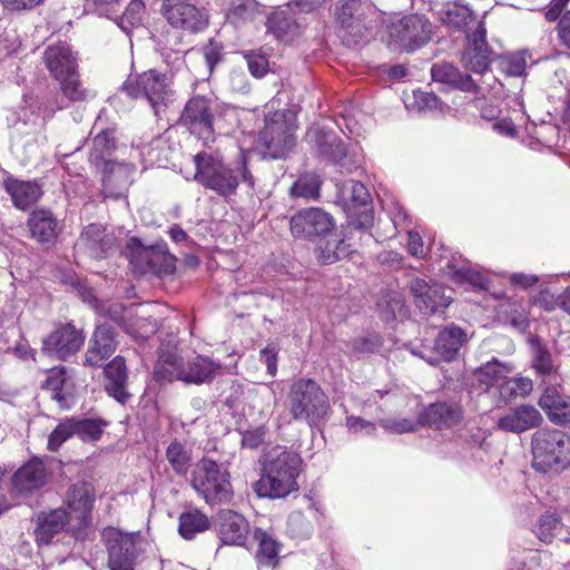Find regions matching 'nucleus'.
Returning a JSON list of instances; mask_svg holds the SVG:
<instances>
[{
	"mask_svg": "<svg viewBox=\"0 0 570 570\" xmlns=\"http://www.w3.org/2000/svg\"><path fill=\"white\" fill-rule=\"evenodd\" d=\"M220 372L219 362L197 353L184 355L177 346L169 345L160 347L154 368L157 381H181L194 385L212 382Z\"/></svg>",
	"mask_w": 570,
	"mask_h": 570,
	"instance_id": "obj_1",
	"label": "nucleus"
},
{
	"mask_svg": "<svg viewBox=\"0 0 570 570\" xmlns=\"http://www.w3.org/2000/svg\"><path fill=\"white\" fill-rule=\"evenodd\" d=\"M261 478L253 489L261 498L283 499L298 490L302 459L294 452L274 448L264 454Z\"/></svg>",
	"mask_w": 570,
	"mask_h": 570,
	"instance_id": "obj_2",
	"label": "nucleus"
},
{
	"mask_svg": "<svg viewBox=\"0 0 570 570\" xmlns=\"http://www.w3.org/2000/svg\"><path fill=\"white\" fill-rule=\"evenodd\" d=\"M196 171L194 179L205 188L227 197L236 193L240 178L254 185L253 176L247 168V154L242 151L240 160L230 167L224 160L208 153H198L194 156Z\"/></svg>",
	"mask_w": 570,
	"mask_h": 570,
	"instance_id": "obj_3",
	"label": "nucleus"
},
{
	"mask_svg": "<svg viewBox=\"0 0 570 570\" xmlns=\"http://www.w3.org/2000/svg\"><path fill=\"white\" fill-rule=\"evenodd\" d=\"M287 397L293 420L306 422L311 428H318L326 421L330 401L314 380L301 377L294 381Z\"/></svg>",
	"mask_w": 570,
	"mask_h": 570,
	"instance_id": "obj_4",
	"label": "nucleus"
},
{
	"mask_svg": "<svg viewBox=\"0 0 570 570\" xmlns=\"http://www.w3.org/2000/svg\"><path fill=\"white\" fill-rule=\"evenodd\" d=\"M532 468L559 474L570 466V438L560 430H540L532 435Z\"/></svg>",
	"mask_w": 570,
	"mask_h": 570,
	"instance_id": "obj_5",
	"label": "nucleus"
},
{
	"mask_svg": "<svg viewBox=\"0 0 570 570\" xmlns=\"http://www.w3.org/2000/svg\"><path fill=\"white\" fill-rule=\"evenodd\" d=\"M190 483L209 505L228 503L234 495L228 470L210 459L204 458L196 463Z\"/></svg>",
	"mask_w": 570,
	"mask_h": 570,
	"instance_id": "obj_6",
	"label": "nucleus"
},
{
	"mask_svg": "<svg viewBox=\"0 0 570 570\" xmlns=\"http://www.w3.org/2000/svg\"><path fill=\"white\" fill-rule=\"evenodd\" d=\"M121 91L135 99L145 97L156 116H159L174 100L171 75L167 76L157 70L145 71L135 80L128 79L122 85Z\"/></svg>",
	"mask_w": 570,
	"mask_h": 570,
	"instance_id": "obj_7",
	"label": "nucleus"
},
{
	"mask_svg": "<svg viewBox=\"0 0 570 570\" xmlns=\"http://www.w3.org/2000/svg\"><path fill=\"white\" fill-rule=\"evenodd\" d=\"M289 111L269 112L265 118V126L259 132L256 148L264 157L283 158L294 146L295 126L291 120Z\"/></svg>",
	"mask_w": 570,
	"mask_h": 570,
	"instance_id": "obj_8",
	"label": "nucleus"
},
{
	"mask_svg": "<svg viewBox=\"0 0 570 570\" xmlns=\"http://www.w3.org/2000/svg\"><path fill=\"white\" fill-rule=\"evenodd\" d=\"M338 196L354 228L365 230L373 225V212L370 206L371 195L364 184L348 180L341 187Z\"/></svg>",
	"mask_w": 570,
	"mask_h": 570,
	"instance_id": "obj_9",
	"label": "nucleus"
},
{
	"mask_svg": "<svg viewBox=\"0 0 570 570\" xmlns=\"http://www.w3.org/2000/svg\"><path fill=\"white\" fill-rule=\"evenodd\" d=\"M468 341V334L458 325L451 324L441 330L432 345H423L420 352H413L431 365L451 362Z\"/></svg>",
	"mask_w": 570,
	"mask_h": 570,
	"instance_id": "obj_10",
	"label": "nucleus"
},
{
	"mask_svg": "<svg viewBox=\"0 0 570 570\" xmlns=\"http://www.w3.org/2000/svg\"><path fill=\"white\" fill-rule=\"evenodd\" d=\"M102 539L108 550L109 570H135L137 549L134 534L110 527L104 529Z\"/></svg>",
	"mask_w": 570,
	"mask_h": 570,
	"instance_id": "obj_11",
	"label": "nucleus"
},
{
	"mask_svg": "<svg viewBox=\"0 0 570 570\" xmlns=\"http://www.w3.org/2000/svg\"><path fill=\"white\" fill-rule=\"evenodd\" d=\"M161 11L166 20L177 29L199 32L208 26L207 11L188 0H164Z\"/></svg>",
	"mask_w": 570,
	"mask_h": 570,
	"instance_id": "obj_12",
	"label": "nucleus"
},
{
	"mask_svg": "<svg viewBox=\"0 0 570 570\" xmlns=\"http://www.w3.org/2000/svg\"><path fill=\"white\" fill-rule=\"evenodd\" d=\"M214 115L210 101L204 96H195L188 100L180 121L188 130L207 144L212 140Z\"/></svg>",
	"mask_w": 570,
	"mask_h": 570,
	"instance_id": "obj_13",
	"label": "nucleus"
},
{
	"mask_svg": "<svg viewBox=\"0 0 570 570\" xmlns=\"http://www.w3.org/2000/svg\"><path fill=\"white\" fill-rule=\"evenodd\" d=\"M333 227V217L318 207L302 209L291 218V233L296 238L312 239L327 234Z\"/></svg>",
	"mask_w": 570,
	"mask_h": 570,
	"instance_id": "obj_14",
	"label": "nucleus"
},
{
	"mask_svg": "<svg viewBox=\"0 0 570 570\" xmlns=\"http://www.w3.org/2000/svg\"><path fill=\"white\" fill-rule=\"evenodd\" d=\"M85 335L72 324L58 326L42 341V350L59 360H66L75 355L83 345Z\"/></svg>",
	"mask_w": 570,
	"mask_h": 570,
	"instance_id": "obj_15",
	"label": "nucleus"
},
{
	"mask_svg": "<svg viewBox=\"0 0 570 570\" xmlns=\"http://www.w3.org/2000/svg\"><path fill=\"white\" fill-rule=\"evenodd\" d=\"M394 36L405 50L414 51L431 40L433 27L425 17L411 14L395 26Z\"/></svg>",
	"mask_w": 570,
	"mask_h": 570,
	"instance_id": "obj_16",
	"label": "nucleus"
},
{
	"mask_svg": "<svg viewBox=\"0 0 570 570\" xmlns=\"http://www.w3.org/2000/svg\"><path fill=\"white\" fill-rule=\"evenodd\" d=\"M96 500V490L88 481H78L71 484L67 491L65 504L71 520L79 525H86L91 519V512Z\"/></svg>",
	"mask_w": 570,
	"mask_h": 570,
	"instance_id": "obj_17",
	"label": "nucleus"
},
{
	"mask_svg": "<svg viewBox=\"0 0 570 570\" xmlns=\"http://www.w3.org/2000/svg\"><path fill=\"white\" fill-rule=\"evenodd\" d=\"M215 530L224 544L243 547L248 539L249 523L233 510H222L217 514Z\"/></svg>",
	"mask_w": 570,
	"mask_h": 570,
	"instance_id": "obj_18",
	"label": "nucleus"
},
{
	"mask_svg": "<svg viewBox=\"0 0 570 570\" xmlns=\"http://www.w3.org/2000/svg\"><path fill=\"white\" fill-rule=\"evenodd\" d=\"M410 291L416 307L424 315L434 314L439 308H444L451 303V297L445 295L442 285L436 283L430 285L422 278H413Z\"/></svg>",
	"mask_w": 570,
	"mask_h": 570,
	"instance_id": "obj_19",
	"label": "nucleus"
},
{
	"mask_svg": "<svg viewBox=\"0 0 570 570\" xmlns=\"http://www.w3.org/2000/svg\"><path fill=\"white\" fill-rule=\"evenodd\" d=\"M485 35L483 23H479L478 28L468 35V48L462 56L464 67L475 73L485 72L490 66V50Z\"/></svg>",
	"mask_w": 570,
	"mask_h": 570,
	"instance_id": "obj_20",
	"label": "nucleus"
},
{
	"mask_svg": "<svg viewBox=\"0 0 570 570\" xmlns=\"http://www.w3.org/2000/svg\"><path fill=\"white\" fill-rule=\"evenodd\" d=\"M117 348L115 331L108 325L96 327L85 355V365L100 367Z\"/></svg>",
	"mask_w": 570,
	"mask_h": 570,
	"instance_id": "obj_21",
	"label": "nucleus"
},
{
	"mask_svg": "<svg viewBox=\"0 0 570 570\" xmlns=\"http://www.w3.org/2000/svg\"><path fill=\"white\" fill-rule=\"evenodd\" d=\"M539 405L552 423L570 428V396L560 391V383L544 387Z\"/></svg>",
	"mask_w": 570,
	"mask_h": 570,
	"instance_id": "obj_22",
	"label": "nucleus"
},
{
	"mask_svg": "<svg viewBox=\"0 0 570 570\" xmlns=\"http://www.w3.org/2000/svg\"><path fill=\"white\" fill-rule=\"evenodd\" d=\"M48 479L45 463L40 460H31L13 473L12 489L19 495H26L42 488Z\"/></svg>",
	"mask_w": 570,
	"mask_h": 570,
	"instance_id": "obj_23",
	"label": "nucleus"
},
{
	"mask_svg": "<svg viewBox=\"0 0 570 570\" xmlns=\"http://www.w3.org/2000/svg\"><path fill=\"white\" fill-rule=\"evenodd\" d=\"M43 62L56 80L66 75H73L78 68L77 57L66 42L48 46L43 52Z\"/></svg>",
	"mask_w": 570,
	"mask_h": 570,
	"instance_id": "obj_24",
	"label": "nucleus"
},
{
	"mask_svg": "<svg viewBox=\"0 0 570 570\" xmlns=\"http://www.w3.org/2000/svg\"><path fill=\"white\" fill-rule=\"evenodd\" d=\"M116 150V139L112 130H101L94 138L89 151V163L97 171L109 170L114 173L115 160L112 154Z\"/></svg>",
	"mask_w": 570,
	"mask_h": 570,
	"instance_id": "obj_25",
	"label": "nucleus"
},
{
	"mask_svg": "<svg viewBox=\"0 0 570 570\" xmlns=\"http://www.w3.org/2000/svg\"><path fill=\"white\" fill-rule=\"evenodd\" d=\"M462 420V410L459 405L448 402L430 404L421 414L422 425H430L436 429H446L456 425Z\"/></svg>",
	"mask_w": 570,
	"mask_h": 570,
	"instance_id": "obj_26",
	"label": "nucleus"
},
{
	"mask_svg": "<svg viewBox=\"0 0 570 570\" xmlns=\"http://www.w3.org/2000/svg\"><path fill=\"white\" fill-rule=\"evenodd\" d=\"M542 422L540 412L531 405L511 410L498 421V428L505 432L521 433L538 426Z\"/></svg>",
	"mask_w": 570,
	"mask_h": 570,
	"instance_id": "obj_27",
	"label": "nucleus"
},
{
	"mask_svg": "<svg viewBox=\"0 0 570 570\" xmlns=\"http://www.w3.org/2000/svg\"><path fill=\"white\" fill-rule=\"evenodd\" d=\"M104 372L106 376L105 389L107 393L119 403L125 404L130 397V394L127 391L128 374L125 358L116 356L106 365Z\"/></svg>",
	"mask_w": 570,
	"mask_h": 570,
	"instance_id": "obj_28",
	"label": "nucleus"
},
{
	"mask_svg": "<svg viewBox=\"0 0 570 570\" xmlns=\"http://www.w3.org/2000/svg\"><path fill=\"white\" fill-rule=\"evenodd\" d=\"M309 141L315 142V146L320 154L330 158L335 164L345 167L347 171L351 168L344 161L346 158V148L333 132L323 131L318 128H312L307 131L306 135Z\"/></svg>",
	"mask_w": 570,
	"mask_h": 570,
	"instance_id": "obj_29",
	"label": "nucleus"
},
{
	"mask_svg": "<svg viewBox=\"0 0 570 570\" xmlns=\"http://www.w3.org/2000/svg\"><path fill=\"white\" fill-rule=\"evenodd\" d=\"M529 344L532 354V366L542 377V383L546 386L550 384H559L561 376L558 373V368L553 363L552 355L549 350L535 336L529 338Z\"/></svg>",
	"mask_w": 570,
	"mask_h": 570,
	"instance_id": "obj_30",
	"label": "nucleus"
},
{
	"mask_svg": "<svg viewBox=\"0 0 570 570\" xmlns=\"http://www.w3.org/2000/svg\"><path fill=\"white\" fill-rule=\"evenodd\" d=\"M6 191L11 196L13 205L26 210L36 204L42 195L41 187L33 181L9 177L3 183Z\"/></svg>",
	"mask_w": 570,
	"mask_h": 570,
	"instance_id": "obj_31",
	"label": "nucleus"
},
{
	"mask_svg": "<svg viewBox=\"0 0 570 570\" xmlns=\"http://www.w3.org/2000/svg\"><path fill=\"white\" fill-rule=\"evenodd\" d=\"M110 239L106 235V229L101 224H89L86 226L76 246L79 249L87 250L92 257H104L110 248Z\"/></svg>",
	"mask_w": 570,
	"mask_h": 570,
	"instance_id": "obj_32",
	"label": "nucleus"
},
{
	"mask_svg": "<svg viewBox=\"0 0 570 570\" xmlns=\"http://www.w3.org/2000/svg\"><path fill=\"white\" fill-rule=\"evenodd\" d=\"M440 19L455 29L464 30L466 36L471 33L472 28L476 29L479 23H483L476 20L475 14L469 7L460 2L448 3L440 11Z\"/></svg>",
	"mask_w": 570,
	"mask_h": 570,
	"instance_id": "obj_33",
	"label": "nucleus"
},
{
	"mask_svg": "<svg viewBox=\"0 0 570 570\" xmlns=\"http://www.w3.org/2000/svg\"><path fill=\"white\" fill-rule=\"evenodd\" d=\"M147 309L148 306L138 305L134 309L127 311V315L134 318L125 325V328L137 341L148 338L158 330L157 321L151 317Z\"/></svg>",
	"mask_w": 570,
	"mask_h": 570,
	"instance_id": "obj_34",
	"label": "nucleus"
},
{
	"mask_svg": "<svg viewBox=\"0 0 570 570\" xmlns=\"http://www.w3.org/2000/svg\"><path fill=\"white\" fill-rule=\"evenodd\" d=\"M70 520L67 510L62 508L42 514L38 519L36 529L37 541L41 544H48L53 535L63 530Z\"/></svg>",
	"mask_w": 570,
	"mask_h": 570,
	"instance_id": "obj_35",
	"label": "nucleus"
},
{
	"mask_svg": "<svg viewBox=\"0 0 570 570\" xmlns=\"http://www.w3.org/2000/svg\"><path fill=\"white\" fill-rule=\"evenodd\" d=\"M137 258L146 262V265L157 274H170L175 269V257L168 252L166 244L138 249Z\"/></svg>",
	"mask_w": 570,
	"mask_h": 570,
	"instance_id": "obj_36",
	"label": "nucleus"
},
{
	"mask_svg": "<svg viewBox=\"0 0 570 570\" xmlns=\"http://www.w3.org/2000/svg\"><path fill=\"white\" fill-rule=\"evenodd\" d=\"M31 235L38 242L52 243L58 235V222L48 210H35L28 219Z\"/></svg>",
	"mask_w": 570,
	"mask_h": 570,
	"instance_id": "obj_37",
	"label": "nucleus"
},
{
	"mask_svg": "<svg viewBox=\"0 0 570 570\" xmlns=\"http://www.w3.org/2000/svg\"><path fill=\"white\" fill-rule=\"evenodd\" d=\"M512 371L511 364L502 363L497 357H493L474 372V377L481 390L489 391L491 387L498 386Z\"/></svg>",
	"mask_w": 570,
	"mask_h": 570,
	"instance_id": "obj_38",
	"label": "nucleus"
},
{
	"mask_svg": "<svg viewBox=\"0 0 570 570\" xmlns=\"http://www.w3.org/2000/svg\"><path fill=\"white\" fill-rule=\"evenodd\" d=\"M254 539L258 544L256 559L264 566H275L278 561L282 544L272 531L256 528Z\"/></svg>",
	"mask_w": 570,
	"mask_h": 570,
	"instance_id": "obj_39",
	"label": "nucleus"
},
{
	"mask_svg": "<svg viewBox=\"0 0 570 570\" xmlns=\"http://www.w3.org/2000/svg\"><path fill=\"white\" fill-rule=\"evenodd\" d=\"M209 528V520L205 513L194 509L183 512L179 517L178 532L186 539L190 540L196 534L206 531Z\"/></svg>",
	"mask_w": 570,
	"mask_h": 570,
	"instance_id": "obj_40",
	"label": "nucleus"
},
{
	"mask_svg": "<svg viewBox=\"0 0 570 570\" xmlns=\"http://www.w3.org/2000/svg\"><path fill=\"white\" fill-rule=\"evenodd\" d=\"M373 9L374 7L370 0H340L336 14L342 26L350 28L352 26V19L361 20L367 13L372 12Z\"/></svg>",
	"mask_w": 570,
	"mask_h": 570,
	"instance_id": "obj_41",
	"label": "nucleus"
},
{
	"mask_svg": "<svg viewBox=\"0 0 570 570\" xmlns=\"http://www.w3.org/2000/svg\"><path fill=\"white\" fill-rule=\"evenodd\" d=\"M448 273L456 283H468L474 287H484L487 279L478 271L466 266L464 262L452 258L446 264Z\"/></svg>",
	"mask_w": 570,
	"mask_h": 570,
	"instance_id": "obj_42",
	"label": "nucleus"
},
{
	"mask_svg": "<svg viewBox=\"0 0 570 570\" xmlns=\"http://www.w3.org/2000/svg\"><path fill=\"white\" fill-rule=\"evenodd\" d=\"M267 30L281 41H291L298 32V24L284 12H276L267 19Z\"/></svg>",
	"mask_w": 570,
	"mask_h": 570,
	"instance_id": "obj_43",
	"label": "nucleus"
},
{
	"mask_svg": "<svg viewBox=\"0 0 570 570\" xmlns=\"http://www.w3.org/2000/svg\"><path fill=\"white\" fill-rule=\"evenodd\" d=\"M66 382L65 367H53L47 373V377L42 383V389L51 393V399L55 400L60 407H69V397L62 393V386Z\"/></svg>",
	"mask_w": 570,
	"mask_h": 570,
	"instance_id": "obj_44",
	"label": "nucleus"
},
{
	"mask_svg": "<svg viewBox=\"0 0 570 570\" xmlns=\"http://www.w3.org/2000/svg\"><path fill=\"white\" fill-rule=\"evenodd\" d=\"M135 169V166L131 164L115 161L114 173H110V169L106 174L105 171H99L104 188L108 189L114 186L119 188L127 187L132 181Z\"/></svg>",
	"mask_w": 570,
	"mask_h": 570,
	"instance_id": "obj_45",
	"label": "nucleus"
},
{
	"mask_svg": "<svg viewBox=\"0 0 570 570\" xmlns=\"http://www.w3.org/2000/svg\"><path fill=\"white\" fill-rule=\"evenodd\" d=\"M166 459L173 470L179 475H185L191 464L190 451L178 441H174L168 445Z\"/></svg>",
	"mask_w": 570,
	"mask_h": 570,
	"instance_id": "obj_46",
	"label": "nucleus"
},
{
	"mask_svg": "<svg viewBox=\"0 0 570 570\" xmlns=\"http://www.w3.org/2000/svg\"><path fill=\"white\" fill-rule=\"evenodd\" d=\"M321 179L315 174H304L291 187L293 198H304L307 200L317 199L320 196Z\"/></svg>",
	"mask_w": 570,
	"mask_h": 570,
	"instance_id": "obj_47",
	"label": "nucleus"
},
{
	"mask_svg": "<svg viewBox=\"0 0 570 570\" xmlns=\"http://www.w3.org/2000/svg\"><path fill=\"white\" fill-rule=\"evenodd\" d=\"M72 419L76 436L85 442L97 441L100 439L106 422L99 419Z\"/></svg>",
	"mask_w": 570,
	"mask_h": 570,
	"instance_id": "obj_48",
	"label": "nucleus"
},
{
	"mask_svg": "<svg viewBox=\"0 0 570 570\" xmlns=\"http://www.w3.org/2000/svg\"><path fill=\"white\" fill-rule=\"evenodd\" d=\"M65 97L70 101H83L89 97V91L85 89L79 80L78 68L73 75H66L57 79Z\"/></svg>",
	"mask_w": 570,
	"mask_h": 570,
	"instance_id": "obj_49",
	"label": "nucleus"
},
{
	"mask_svg": "<svg viewBox=\"0 0 570 570\" xmlns=\"http://www.w3.org/2000/svg\"><path fill=\"white\" fill-rule=\"evenodd\" d=\"M405 106L417 111L443 110L442 102L433 92L422 90H414L412 94V101H410V98L407 97Z\"/></svg>",
	"mask_w": 570,
	"mask_h": 570,
	"instance_id": "obj_50",
	"label": "nucleus"
},
{
	"mask_svg": "<svg viewBox=\"0 0 570 570\" xmlns=\"http://www.w3.org/2000/svg\"><path fill=\"white\" fill-rule=\"evenodd\" d=\"M76 435L72 419L61 421L48 438V449L51 452L58 451L70 438Z\"/></svg>",
	"mask_w": 570,
	"mask_h": 570,
	"instance_id": "obj_51",
	"label": "nucleus"
},
{
	"mask_svg": "<svg viewBox=\"0 0 570 570\" xmlns=\"http://www.w3.org/2000/svg\"><path fill=\"white\" fill-rule=\"evenodd\" d=\"M560 529L559 519L552 513H546L539 519L534 532L541 541L551 542Z\"/></svg>",
	"mask_w": 570,
	"mask_h": 570,
	"instance_id": "obj_52",
	"label": "nucleus"
},
{
	"mask_svg": "<svg viewBox=\"0 0 570 570\" xmlns=\"http://www.w3.org/2000/svg\"><path fill=\"white\" fill-rule=\"evenodd\" d=\"M145 6L141 0H131L119 18L118 26L127 33L141 22Z\"/></svg>",
	"mask_w": 570,
	"mask_h": 570,
	"instance_id": "obj_53",
	"label": "nucleus"
},
{
	"mask_svg": "<svg viewBox=\"0 0 570 570\" xmlns=\"http://www.w3.org/2000/svg\"><path fill=\"white\" fill-rule=\"evenodd\" d=\"M258 13V4L254 0H240L229 11L233 22L253 20Z\"/></svg>",
	"mask_w": 570,
	"mask_h": 570,
	"instance_id": "obj_54",
	"label": "nucleus"
},
{
	"mask_svg": "<svg viewBox=\"0 0 570 570\" xmlns=\"http://www.w3.org/2000/svg\"><path fill=\"white\" fill-rule=\"evenodd\" d=\"M249 72L256 77H264L269 70V63L265 55L258 51H247L244 53Z\"/></svg>",
	"mask_w": 570,
	"mask_h": 570,
	"instance_id": "obj_55",
	"label": "nucleus"
},
{
	"mask_svg": "<svg viewBox=\"0 0 570 570\" xmlns=\"http://www.w3.org/2000/svg\"><path fill=\"white\" fill-rule=\"evenodd\" d=\"M379 347V341L374 337H358L346 345V352L353 356L361 357L373 353Z\"/></svg>",
	"mask_w": 570,
	"mask_h": 570,
	"instance_id": "obj_56",
	"label": "nucleus"
},
{
	"mask_svg": "<svg viewBox=\"0 0 570 570\" xmlns=\"http://www.w3.org/2000/svg\"><path fill=\"white\" fill-rule=\"evenodd\" d=\"M383 429L391 433L403 434L414 432L419 425H422L420 420L412 421L409 419H385L381 421Z\"/></svg>",
	"mask_w": 570,
	"mask_h": 570,
	"instance_id": "obj_57",
	"label": "nucleus"
},
{
	"mask_svg": "<svg viewBox=\"0 0 570 570\" xmlns=\"http://www.w3.org/2000/svg\"><path fill=\"white\" fill-rule=\"evenodd\" d=\"M502 66L510 76H521L527 68L525 52H518L507 57L502 61Z\"/></svg>",
	"mask_w": 570,
	"mask_h": 570,
	"instance_id": "obj_58",
	"label": "nucleus"
},
{
	"mask_svg": "<svg viewBox=\"0 0 570 570\" xmlns=\"http://www.w3.org/2000/svg\"><path fill=\"white\" fill-rule=\"evenodd\" d=\"M505 313L508 314V321L518 331H525L528 327V317L524 308L517 303H509Z\"/></svg>",
	"mask_w": 570,
	"mask_h": 570,
	"instance_id": "obj_59",
	"label": "nucleus"
},
{
	"mask_svg": "<svg viewBox=\"0 0 570 570\" xmlns=\"http://www.w3.org/2000/svg\"><path fill=\"white\" fill-rule=\"evenodd\" d=\"M346 426L352 433H361L364 435H373L376 432L374 423L366 421L360 416H348L346 419Z\"/></svg>",
	"mask_w": 570,
	"mask_h": 570,
	"instance_id": "obj_60",
	"label": "nucleus"
},
{
	"mask_svg": "<svg viewBox=\"0 0 570 570\" xmlns=\"http://www.w3.org/2000/svg\"><path fill=\"white\" fill-rule=\"evenodd\" d=\"M266 434L267 429L265 426L248 430L243 434L242 443L246 448L256 449L265 442Z\"/></svg>",
	"mask_w": 570,
	"mask_h": 570,
	"instance_id": "obj_61",
	"label": "nucleus"
},
{
	"mask_svg": "<svg viewBox=\"0 0 570 570\" xmlns=\"http://www.w3.org/2000/svg\"><path fill=\"white\" fill-rule=\"evenodd\" d=\"M456 69L451 65H434L431 69L432 79L438 82H454Z\"/></svg>",
	"mask_w": 570,
	"mask_h": 570,
	"instance_id": "obj_62",
	"label": "nucleus"
},
{
	"mask_svg": "<svg viewBox=\"0 0 570 570\" xmlns=\"http://www.w3.org/2000/svg\"><path fill=\"white\" fill-rule=\"evenodd\" d=\"M277 354L278 351L276 346L269 344L264 347L259 353V360L267 367V373L271 376H275L277 373Z\"/></svg>",
	"mask_w": 570,
	"mask_h": 570,
	"instance_id": "obj_63",
	"label": "nucleus"
},
{
	"mask_svg": "<svg viewBox=\"0 0 570 570\" xmlns=\"http://www.w3.org/2000/svg\"><path fill=\"white\" fill-rule=\"evenodd\" d=\"M557 31L560 43L570 50V10L559 19Z\"/></svg>",
	"mask_w": 570,
	"mask_h": 570,
	"instance_id": "obj_64",
	"label": "nucleus"
}]
</instances>
